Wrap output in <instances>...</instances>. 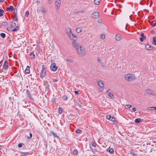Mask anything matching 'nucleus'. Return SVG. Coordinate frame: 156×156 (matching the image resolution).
<instances>
[{"label": "nucleus", "instance_id": "c85d7f7f", "mask_svg": "<svg viewBox=\"0 0 156 156\" xmlns=\"http://www.w3.org/2000/svg\"><path fill=\"white\" fill-rule=\"evenodd\" d=\"M108 96L110 98H112L113 97V95L111 93H109L108 94Z\"/></svg>", "mask_w": 156, "mask_h": 156}, {"label": "nucleus", "instance_id": "49530a36", "mask_svg": "<svg viewBox=\"0 0 156 156\" xmlns=\"http://www.w3.org/2000/svg\"><path fill=\"white\" fill-rule=\"evenodd\" d=\"M74 92L75 93V94L76 95L78 94L79 93V92L76 91H74Z\"/></svg>", "mask_w": 156, "mask_h": 156}, {"label": "nucleus", "instance_id": "9b49d317", "mask_svg": "<svg viewBox=\"0 0 156 156\" xmlns=\"http://www.w3.org/2000/svg\"><path fill=\"white\" fill-rule=\"evenodd\" d=\"M8 67V62L7 61H5L3 65V68L5 69H6Z\"/></svg>", "mask_w": 156, "mask_h": 156}, {"label": "nucleus", "instance_id": "7ed1b4c3", "mask_svg": "<svg viewBox=\"0 0 156 156\" xmlns=\"http://www.w3.org/2000/svg\"><path fill=\"white\" fill-rule=\"evenodd\" d=\"M106 118L107 119L113 121L114 124L117 123V122L115 121V118L113 117V116H112L111 115H108L106 116Z\"/></svg>", "mask_w": 156, "mask_h": 156}, {"label": "nucleus", "instance_id": "4d7b16f0", "mask_svg": "<svg viewBox=\"0 0 156 156\" xmlns=\"http://www.w3.org/2000/svg\"><path fill=\"white\" fill-rule=\"evenodd\" d=\"M80 12L81 13H83L84 12V11L83 10H82L80 11Z\"/></svg>", "mask_w": 156, "mask_h": 156}, {"label": "nucleus", "instance_id": "7c9ffc66", "mask_svg": "<svg viewBox=\"0 0 156 156\" xmlns=\"http://www.w3.org/2000/svg\"><path fill=\"white\" fill-rule=\"evenodd\" d=\"M51 133L52 134L54 137L58 138V136L55 133H54V132H51Z\"/></svg>", "mask_w": 156, "mask_h": 156}, {"label": "nucleus", "instance_id": "09e8293b", "mask_svg": "<svg viewBox=\"0 0 156 156\" xmlns=\"http://www.w3.org/2000/svg\"><path fill=\"white\" fill-rule=\"evenodd\" d=\"M133 111V112H135L136 110V109L135 108H132Z\"/></svg>", "mask_w": 156, "mask_h": 156}, {"label": "nucleus", "instance_id": "774afa93", "mask_svg": "<svg viewBox=\"0 0 156 156\" xmlns=\"http://www.w3.org/2000/svg\"><path fill=\"white\" fill-rule=\"evenodd\" d=\"M28 139H30V138H29V137H28Z\"/></svg>", "mask_w": 156, "mask_h": 156}, {"label": "nucleus", "instance_id": "603ef678", "mask_svg": "<svg viewBox=\"0 0 156 156\" xmlns=\"http://www.w3.org/2000/svg\"><path fill=\"white\" fill-rule=\"evenodd\" d=\"M156 25V23L155 22L152 25V27H154V26H155Z\"/></svg>", "mask_w": 156, "mask_h": 156}, {"label": "nucleus", "instance_id": "473e14b6", "mask_svg": "<svg viewBox=\"0 0 156 156\" xmlns=\"http://www.w3.org/2000/svg\"><path fill=\"white\" fill-rule=\"evenodd\" d=\"M100 38L101 39H102L103 40L105 38V35L104 34H102Z\"/></svg>", "mask_w": 156, "mask_h": 156}, {"label": "nucleus", "instance_id": "a211bd4d", "mask_svg": "<svg viewBox=\"0 0 156 156\" xmlns=\"http://www.w3.org/2000/svg\"><path fill=\"white\" fill-rule=\"evenodd\" d=\"M16 26V24L15 23H14L12 21L11 22V24L10 26V27L11 28H14Z\"/></svg>", "mask_w": 156, "mask_h": 156}, {"label": "nucleus", "instance_id": "2f4dec72", "mask_svg": "<svg viewBox=\"0 0 156 156\" xmlns=\"http://www.w3.org/2000/svg\"><path fill=\"white\" fill-rule=\"evenodd\" d=\"M1 36L3 38H4L5 37V35L4 33H2L0 34Z\"/></svg>", "mask_w": 156, "mask_h": 156}, {"label": "nucleus", "instance_id": "c03bdc74", "mask_svg": "<svg viewBox=\"0 0 156 156\" xmlns=\"http://www.w3.org/2000/svg\"><path fill=\"white\" fill-rule=\"evenodd\" d=\"M98 22L99 23H102V20L101 19H99L98 20Z\"/></svg>", "mask_w": 156, "mask_h": 156}, {"label": "nucleus", "instance_id": "4be33fe9", "mask_svg": "<svg viewBox=\"0 0 156 156\" xmlns=\"http://www.w3.org/2000/svg\"><path fill=\"white\" fill-rule=\"evenodd\" d=\"M19 29H20L19 26H17L15 28L12 29V31L15 32V31H16L17 30H19Z\"/></svg>", "mask_w": 156, "mask_h": 156}, {"label": "nucleus", "instance_id": "a19ab883", "mask_svg": "<svg viewBox=\"0 0 156 156\" xmlns=\"http://www.w3.org/2000/svg\"><path fill=\"white\" fill-rule=\"evenodd\" d=\"M2 24L5 26H6L7 25V23L5 22H4L2 23Z\"/></svg>", "mask_w": 156, "mask_h": 156}, {"label": "nucleus", "instance_id": "338daca9", "mask_svg": "<svg viewBox=\"0 0 156 156\" xmlns=\"http://www.w3.org/2000/svg\"><path fill=\"white\" fill-rule=\"evenodd\" d=\"M109 90H107V91L106 92L107 93L108 92Z\"/></svg>", "mask_w": 156, "mask_h": 156}, {"label": "nucleus", "instance_id": "1a4fd4ad", "mask_svg": "<svg viewBox=\"0 0 156 156\" xmlns=\"http://www.w3.org/2000/svg\"><path fill=\"white\" fill-rule=\"evenodd\" d=\"M140 36L141 37L140 38V41L141 42H143L144 41V39L145 40L146 39V36L144 35V34L143 33H141L140 34Z\"/></svg>", "mask_w": 156, "mask_h": 156}, {"label": "nucleus", "instance_id": "e433bc0d", "mask_svg": "<svg viewBox=\"0 0 156 156\" xmlns=\"http://www.w3.org/2000/svg\"><path fill=\"white\" fill-rule=\"evenodd\" d=\"M62 98L63 100H66L67 99V96L66 95H64L62 97Z\"/></svg>", "mask_w": 156, "mask_h": 156}, {"label": "nucleus", "instance_id": "8fccbe9b", "mask_svg": "<svg viewBox=\"0 0 156 156\" xmlns=\"http://www.w3.org/2000/svg\"><path fill=\"white\" fill-rule=\"evenodd\" d=\"M98 62L99 63H101V59H100V58H98Z\"/></svg>", "mask_w": 156, "mask_h": 156}, {"label": "nucleus", "instance_id": "c756f323", "mask_svg": "<svg viewBox=\"0 0 156 156\" xmlns=\"http://www.w3.org/2000/svg\"><path fill=\"white\" fill-rule=\"evenodd\" d=\"M58 109V112L60 114H61L63 111L62 109L60 108H59Z\"/></svg>", "mask_w": 156, "mask_h": 156}, {"label": "nucleus", "instance_id": "393cba45", "mask_svg": "<svg viewBox=\"0 0 156 156\" xmlns=\"http://www.w3.org/2000/svg\"><path fill=\"white\" fill-rule=\"evenodd\" d=\"M132 107V105H125V108H130Z\"/></svg>", "mask_w": 156, "mask_h": 156}, {"label": "nucleus", "instance_id": "6e6d98bb", "mask_svg": "<svg viewBox=\"0 0 156 156\" xmlns=\"http://www.w3.org/2000/svg\"><path fill=\"white\" fill-rule=\"evenodd\" d=\"M2 12H0V16H3Z\"/></svg>", "mask_w": 156, "mask_h": 156}, {"label": "nucleus", "instance_id": "13d9d810", "mask_svg": "<svg viewBox=\"0 0 156 156\" xmlns=\"http://www.w3.org/2000/svg\"><path fill=\"white\" fill-rule=\"evenodd\" d=\"M2 12V13H3L4 12V11L3 10H2L1 9H0V12Z\"/></svg>", "mask_w": 156, "mask_h": 156}, {"label": "nucleus", "instance_id": "58836bf2", "mask_svg": "<svg viewBox=\"0 0 156 156\" xmlns=\"http://www.w3.org/2000/svg\"><path fill=\"white\" fill-rule=\"evenodd\" d=\"M28 153H24V152H22L21 153V154L22 155H26V154H28Z\"/></svg>", "mask_w": 156, "mask_h": 156}, {"label": "nucleus", "instance_id": "69168bd1", "mask_svg": "<svg viewBox=\"0 0 156 156\" xmlns=\"http://www.w3.org/2000/svg\"><path fill=\"white\" fill-rule=\"evenodd\" d=\"M6 29H7V30H9V28H8V27H7V28Z\"/></svg>", "mask_w": 156, "mask_h": 156}, {"label": "nucleus", "instance_id": "f257e3e1", "mask_svg": "<svg viewBox=\"0 0 156 156\" xmlns=\"http://www.w3.org/2000/svg\"><path fill=\"white\" fill-rule=\"evenodd\" d=\"M73 46L76 48L77 54L80 56L86 55V52L84 48L78 44L77 43L73 42L72 43Z\"/></svg>", "mask_w": 156, "mask_h": 156}, {"label": "nucleus", "instance_id": "aec40b11", "mask_svg": "<svg viewBox=\"0 0 156 156\" xmlns=\"http://www.w3.org/2000/svg\"><path fill=\"white\" fill-rule=\"evenodd\" d=\"M107 151L111 153H114V150L112 148H110V147L108 148L107 149Z\"/></svg>", "mask_w": 156, "mask_h": 156}, {"label": "nucleus", "instance_id": "0e129e2a", "mask_svg": "<svg viewBox=\"0 0 156 156\" xmlns=\"http://www.w3.org/2000/svg\"><path fill=\"white\" fill-rule=\"evenodd\" d=\"M80 12V11H78L76 12V14H78Z\"/></svg>", "mask_w": 156, "mask_h": 156}, {"label": "nucleus", "instance_id": "bf43d9fd", "mask_svg": "<svg viewBox=\"0 0 156 156\" xmlns=\"http://www.w3.org/2000/svg\"><path fill=\"white\" fill-rule=\"evenodd\" d=\"M30 138H31L32 137V134L31 133H30Z\"/></svg>", "mask_w": 156, "mask_h": 156}, {"label": "nucleus", "instance_id": "e2e57ef3", "mask_svg": "<svg viewBox=\"0 0 156 156\" xmlns=\"http://www.w3.org/2000/svg\"><path fill=\"white\" fill-rule=\"evenodd\" d=\"M57 81V80H55V79L54 80V82H56Z\"/></svg>", "mask_w": 156, "mask_h": 156}, {"label": "nucleus", "instance_id": "dca6fc26", "mask_svg": "<svg viewBox=\"0 0 156 156\" xmlns=\"http://www.w3.org/2000/svg\"><path fill=\"white\" fill-rule=\"evenodd\" d=\"M147 93L149 94L154 95L153 93V91L150 89H147L146 90Z\"/></svg>", "mask_w": 156, "mask_h": 156}, {"label": "nucleus", "instance_id": "a18cd8bd", "mask_svg": "<svg viewBox=\"0 0 156 156\" xmlns=\"http://www.w3.org/2000/svg\"><path fill=\"white\" fill-rule=\"evenodd\" d=\"M67 60L70 62H73L72 60L70 59H67Z\"/></svg>", "mask_w": 156, "mask_h": 156}, {"label": "nucleus", "instance_id": "37998d69", "mask_svg": "<svg viewBox=\"0 0 156 156\" xmlns=\"http://www.w3.org/2000/svg\"><path fill=\"white\" fill-rule=\"evenodd\" d=\"M17 9H16V8H15L14 10V13L16 14H17Z\"/></svg>", "mask_w": 156, "mask_h": 156}, {"label": "nucleus", "instance_id": "423d86ee", "mask_svg": "<svg viewBox=\"0 0 156 156\" xmlns=\"http://www.w3.org/2000/svg\"><path fill=\"white\" fill-rule=\"evenodd\" d=\"M58 67L56 66L55 63L52 64L50 66L51 70L54 71H56L58 69Z\"/></svg>", "mask_w": 156, "mask_h": 156}, {"label": "nucleus", "instance_id": "2eb2a0df", "mask_svg": "<svg viewBox=\"0 0 156 156\" xmlns=\"http://www.w3.org/2000/svg\"><path fill=\"white\" fill-rule=\"evenodd\" d=\"M143 121V119H141L140 118L137 119H136L134 121L136 123H139L140 122H142Z\"/></svg>", "mask_w": 156, "mask_h": 156}, {"label": "nucleus", "instance_id": "6ab92c4d", "mask_svg": "<svg viewBox=\"0 0 156 156\" xmlns=\"http://www.w3.org/2000/svg\"><path fill=\"white\" fill-rule=\"evenodd\" d=\"M152 43L154 45H156V37L154 36L153 38Z\"/></svg>", "mask_w": 156, "mask_h": 156}, {"label": "nucleus", "instance_id": "ddd939ff", "mask_svg": "<svg viewBox=\"0 0 156 156\" xmlns=\"http://www.w3.org/2000/svg\"><path fill=\"white\" fill-rule=\"evenodd\" d=\"M66 30L67 34H69L70 33H72L71 29L69 28H66Z\"/></svg>", "mask_w": 156, "mask_h": 156}, {"label": "nucleus", "instance_id": "39448f33", "mask_svg": "<svg viewBox=\"0 0 156 156\" xmlns=\"http://www.w3.org/2000/svg\"><path fill=\"white\" fill-rule=\"evenodd\" d=\"M69 36V38L72 41H76L77 39V37L73 35L72 33H70Z\"/></svg>", "mask_w": 156, "mask_h": 156}, {"label": "nucleus", "instance_id": "b1692460", "mask_svg": "<svg viewBox=\"0 0 156 156\" xmlns=\"http://www.w3.org/2000/svg\"><path fill=\"white\" fill-rule=\"evenodd\" d=\"M82 31V30L80 28H78L76 30V32L77 33H80Z\"/></svg>", "mask_w": 156, "mask_h": 156}, {"label": "nucleus", "instance_id": "5701e85b", "mask_svg": "<svg viewBox=\"0 0 156 156\" xmlns=\"http://www.w3.org/2000/svg\"><path fill=\"white\" fill-rule=\"evenodd\" d=\"M101 0H94V3L95 4L99 5L100 3Z\"/></svg>", "mask_w": 156, "mask_h": 156}, {"label": "nucleus", "instance_id": "f03ea898", "mask_svg": "<svg viewBox=\"0 0 156 156\" xmlns=\"http://www.w3.org/2000/svg\"><path fill=\"white\" fill-rule=\"evenodd\" d=\"M125 77L126 80L129 82L133 81L135 79L134 75L128 74L125 75Z\"/></svg>", "mask_w": 156, "mask_h": 156}, {"label": "nucleus", "instance_id": "5fc2aeb1", "mask_svg": "<svg viewBox=\"0 0 156 156\" xmlns=\"http://www.w3.org/2000/svg\"><path fill=\"white\" fill-rule=\"evenodd\" d=\"M92 151L93 152L95 153V152L96 151L94 149L93 150V149H92Z\"/></svg>", "mask_w": 156, "mask_h": 156}, {"label": "nucleus", "instance_id": "864d4df0", "mask_svg": "<svg viewBox=\"0 0 156 156\" xmlns=\"http://www.w3.org/2000/svg\"><path fill=\"white\" fill-rule=\"evenodd\" d=\"M18 20V18L17 16L15 18V19L14 20V21H17Z\"/></svg>", "mask_w": 156, "mask_h": 156}, {"label": "nucleus", "instance_id": "20e7f679", "mask_svg": "<svg viewBox=\"0 0 156 156\" xmlns=\"http://www.w3.org/2000/svg\"><path fill=\"white\" fill-rule=\"evenodd\" d=\"M61 5V1L60 0H56L55 2V9L56 10H58L60 7Z\"/></svg>", "mask_w": 156, "mask_h": 156}, {"label": "nucleus", "instance_id": "f3484780", "mask_svg": "<svg viewBox=\"0 0 156 156\" xmlns=\"http://www.w3.org/2000/svg\"><path fill=\"white\" fill-rule=\"evenodd\" d=\"M14 9L13 7L12 6L10 5L9 7H7L6 8V10L7 11H9L10 10H11V11H13Z\"/></svg>", "mask_w": 156, "mask_h": 156}, {"label": "nucleus", "instance_id": "412c9836", "mask_svg": "<svg viewBox=\"0 0 156 156\" xmlns=\"http://www.w3.org/2000/svg\"><path fill=\"white\" fill-rule=\"evenodd\" d=\"M30 67L29 66H27L25 71L27 73H30Z\"/></svg>", "mask_w": 156, "mask_h": 156}, {"label": "nucleus", "instance_id": "6e6552de", "mask_svg": "<svg viewBox=\"0 0 156 156\" xmlns=\"http://www.w3.org/2000/svg\"><path fill=\"white\" fill-rule=\"evenodd\" d=\"M145 48L148 50H151L153 48V47L149 44H147L145 46Z\"/></svg>", "mask_w": 156, "mask_h": 156}, {"label": "nucleus", "instance_id": "4c0bfd02", "mask_svg": "<svg viewBox=\"0 0 156 156\" xmlns=\"http://www.w3.org/2000/svg\"><path fill=\"white\" fill-rule=\"evenodd\" d=\"M154 107H150L147 108V109L149 110H154Z\"/></svg>", "mask_w": 156, "mask_h": 156}, {"label": "nucleus", "instance_id": "72a5a7b5", "mask_svg": "<svg viewBox=\"0 0 156 156\" xmlns=\"http://www.w3.org/2000/svg\"><path fill=\"white\" fill-rule=\"evenodd\" d=\"M46 69V67L45 66L43 65L42 66V70L43 71H46L45 70Z\"/></svg>", "mask_w": 156, "mask_h": 156}, {"label": "nucleus", "instance_id": "4468645a", "mask_svg": "<svg viewBox=\"0 0 156 156\" xmlns=\"http://www.w3.org/2000/svg\"><path fill=\"white\" fill-rule=\"evenodd\" d=\"M122 37L121 35H119L117 34L115 38L117 41H119L121 39Z\"/></svg>", "mask_w": 156, "mask_h": 156}, {"label": "nucleus", "instance_id": "ea45409f", "mask_svg": "<svg viewBox=\"0 0 156 156\" xmlns=\"http://www.w3.org/2000/svg\"><path fill=\"white\" fill-rule=\"evenodd\" d=\"M76 132L77 133H80L81 132V130L80 129H78L76 130Z\"/></svg>", "mask_w": 156, "mask_h": 156}, {"label": "nucleus", "instance_id": "c9c22d12", "mask_svg": "<svg viewBox=\"0 0 156 156\" xmlns=\"http://www.w3.org/2000/svg\"><path fill=\"white\" fill-rule=\"evenodd\" d=\"M29 15V12L28 11H27L25 13V16L27 17Z\"/></svg>", "mask_w": 156, "mask_h": 156}, {"label": "nucleus", "instance_id": "9d476101", "mask_svg": "<svg viewBox=\"0 0 156 156\" xmlns=\"http://www.w3.org/2000/svg\"><path fill=\"white\" fill-rule=\"evenodd\" d=\"M98 86L101 87L102 88L104 86V84L102 81L99 80L98 82Z\"/></svg>", "mask_w": 156, "mask_h": 156}, {"label": "nucleus", "instance_id": "f704fd0d", "mask_svg": "<svg viewBox=\"0 0 156 156\" xmlns=\"http://www.w3.org/2000/svg\"><path fill=\"white\" fill-rule=\"evenodd\" d=\"M91 144L94 147H96V144L94 142H92Z\"/></svg>", "mask_w": 156, "mask_h": 156}, {"label": "nucleus", "instance_id": "79ce46f5", "mask_svg": "<svg viewBox=\"0 0 156 156\" xmlns=\"http://www.w3.org/2000/svg\"><path fill=\"white\" fill-rule=\"evenodd\" d=\"M23 144H19L18 145V147H21L22 146Z\"/></svg>", "mask_w": 156, "mask_h": 156}, {"label": "nucleus", "instance_id": "cd10ccee", "mask_svg": "<svg viewBox=\"0 0 156 156\" xmlns=\"http://www.w3.org/2000/svg\"><path fill=\"white\" fill-rule=\"evenodd\" d=\"M73 154L75 156H76L78 154V151L77 150H74L73 152Z\"/></svg>", "mask_w": 156, "mask_h": 156}, {"label": "nucleus", "instance_id": "052dcab7", "mask_svg": "<svg viewBox=\"0 0 156 156\" xmlns=\"http://www.w3.org/2000/svg\"><path fill=\"white\" fill-rule=\"evenodd\" d=\"M5 0H0V2H3Z\"/></svg>", "mask_w": 156, "mask_h": 156}, {"label": "nucleus", "instance_id": "f8f14e48", "mask_svg": "<svg viewBox=\"0 0 156 156\" xmlns=\"http://www.w3.org/2000/svg\"><path fill=\"white\" fill-rule=\"evenodd\" d=\"M46 75V71L42 70L40 74V77L41 78L44 77Z\"/></svg>", "mask_w": 156, "mask_h": 156}, {"label": "nucleus", "instance_id": "de8ad7c7", "mask_svg": "<svg viewBox=\"0 0 156 156\" xmlns=\"http://www.w3.org/2000/svg\"><path fill=\"white\" fill-rule=\"evenodd\" d=\"M131 154L134 155L135 156H136V154L134 153L133 152H131Z\"/></svg>", "mask_w": 156, "mask_h": 156}, {"label": "nucleus", "instance_id": "3c124183", "mask_svg": "<svg viewBox=\"0 0 156 156\" xmlns=\"http://www.w3.org/2000/svg\"><path fill=\"white\" fill-rule=\"evenodd\" d=\"M48 2L49 4H51V0H48Z\"/></svg>", "mask_w": 156, "mask_h": 156}, {"label": "nucleus", "instance_id": "bb28decb", "mask_svg": "<svg viewBox=\"0 0 156 156\" xmlns=\"http://www.w3.org/2000/svg\"><path fill=\"white\" fill-rule=\"evenodd\" d=\"M41 10L43 13H46L47 11L45 10V9L43 7H42L41 9Z\"/></svg>", "mask_w": 156, "mask_h": 156}, {"label": "nucleus", "instance_id": "0eeeda50", "mask_svg": "<svg viewBox=\"0 0 156 156\" xmlns=\"http://www.w3.org/2000/svg\"><path fill=\"white\" fill-rule=\"evenodd\" d=\"M99 13L98 12H94L91 15L92 18L94 19H97L99 16Z\"/></svg>", "mask_w": 156, "mask_h": 156}, {"label": "nucleus", "instance_id": "a878e982", "mask_svg": "<svg viewBox=\"0 0 156 156\" xmlns=\"http://www.w3.org/2000/svg\"><path fill=\"white\" fill-rule=\"evenodd\" d=\"M30 56L31 58H34L35 55H34V53L33 52H31L30 53Z\"/></svg>", "mask_w": 156, "mask_h": 156}, {"label": "nucleus", "instance_id": "680f3d73", "mask_svg": "<svg viewBox=\"0 0 156 156\" xmlns=\"http://www.w3.org/2000/svg\"><path fill=\"white\" fill-rule=\"evenodd\" d=\"M154 110H156V107H154Z\"/></svg>", "mask_w": 156, "mask_h": 156}]
</instances>
